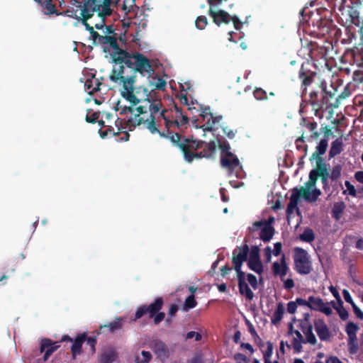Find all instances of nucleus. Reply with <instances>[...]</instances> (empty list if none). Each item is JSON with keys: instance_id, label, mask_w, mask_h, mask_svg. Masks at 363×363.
I'll list each match as a JSON object with an SVG mask.
<instances>
[{"instance_id": "obj_24", "label": "nucleus", "mask_w": 363, "mask_h": 363, "mask_svg": "<svg viewBox=\"0 0 363 363\" xmlns=\"http://www.w3.org/2000/svg\"><path fill=\"white\" fill-rule=\"evenodd\" d=\"M101 84L102 83L100 82L98 79L92 77L91 79H87L86 80L84 83L85 90L87 91L89 94H93L94 93L100 91V86Z\"/></svg>"}, {"instance_id": "obj_61", "label": "nucleus", "mask_w": 363, "mask_h": 363, "mask_svg": "<svg viewBox=\"0 0 363 363\" xmlns=\"http://www.w3.org/2000/svg\"><path fill=\"white\" fill-rule=\"evenodd\" d=\"M99 118V113H94L91 116H86V121L89 123H95Z\"/></svg>"}, {"instance_id": "obj_40", "label": "nucleus", "mask_w": 363, "mask_h": 363, "mask_svg": "<svg viewBox=\"0 0 363 363\" xmlns=\"http://www.w3.org/2000/svg\"><path fill=\"white\" fill-rule=\"evenodd\" d=\"M249 258H247V260H256V259H260V249L258 245H252L249 249Z\"/></svg>"}, {"instance_id": "obj_7", "label": "nucleus", "mask_w": 363, "mask_h": 363, "mask_svg": "<svg viewBox=\"0 0 363 363\" xmlns=\"http://www.w3.org/2000/svg\"><path fill=\"white\" fill-rule=\"evenodd\" d=\"M332 90H327L325 82H321L319 85L320 91H313L309 94V101L312 106L313 110L316 113L323 110H327L328 108L333 107L331 99L335 97L336 89L331 86Z\"/></svg>"}, {"instance_id": "obj_38", "label": "nucleus", "mask_w": 363, "mask_h": 363, "mask_svg": "<svg viewBox=\"0 0 363 363\" xmlns=\"http://www.w3.org/2000/svg\"><path fill=\"white\" fill-rule=\"evenodd\" d=\"M310 315L309 313H304L303 314V318L300 320L299 323V327L301 330V331L304 333L305 332L308 331V329L309 328H313V325L309 321Z\"/></svg>"}, {"instance_id": "obj_6", "label": "nucleus", "mask_w": 363, "mask_h": 363, "mask_svg": "<svg viewBox=\"0 0 363 363\" xmlns=\"http://www.w3.org/2000/svg\"><path fill=\"white\" fill-rule=\"evenodd\" d=\"M199 113L203 121L206 122L201 126L204 132H212L215 139L216 147H219L220 150V164L223 167H227V141L223 135L225 134V129L220 125L222 116L214 117L211 112L210 107H201Z\"/></svg>"}, {"instance_id": "obj_54", "label": "nucleus", "mask_w": 363, "mask_h": 363, "mask_svg": "<svg viewBox=\"0 0 363 363\" xmlns=\"http://www.w3.org/2000/svg\"><path fill=\"white\" fill-rule=\"evenodd\" d=\"M86 344L89 345L91 351L92 353L95 352V346L96 344V337H87L86 336Z\"/></svg>"}, {"instance_id": "obj_23", "label": "nucleus", "mask_w": 363, "mask_h": 363, "mask_svg": "<svg viewBox=\"0 0 363 363\" xmlns=\"http://www.w3.org/2000/svg\"><path fill=\"white\" fill-rule=\"evenodd\" d=\"M343 151V142L342 137L337 138L331 143L329 151V158H333Z\"/></svg>"}, {"instance_id": "obj_25", "label": "nucleus", "mask_w": 363, "mask_h": 363, "mask_svg": "<svg viewBox=\"0 0 363 363\" xmlns=\"http://www.w3.org/2000/svg\"><path fill=\"white\" fill-rule=\"evenodd\" d=\"M328 146V139L326 138L321 139L318 145L316 146L315 152L309 158V160L312 162L314 160V158L318 157H322V155L325 153Z\"/></svg>"}, {"instance_id": "obj_62", "label": "nucleus", "mask_w": 363, "mask_h": 363, "mask_svg": "<svg viewBox=\"0 0 363 363\" xmlns=\"http://www.w3.org/2000/svg\"><path fill=\"white\" fill-rule=\"evenodd\" d=\"M352 309H353V311H354V313L355 314V315L360 320H363V311H361V309L356 305H353L352 306Z\"/></svg>"}, {"instance_id": "obj_10", "label": "nucleus", "mask_w": 363, "mask_h": 363, "mask_svg": "<svg viewBox=\"0 0 363 363\" xmlns=\"http://www.w3.org/2000/svg\"><path fill=\"white\" fill-rule=\"evenodd\" d=\"M112 0H95L94 6L98 7L97 17L99 22H92L96 26V29L101 30L105 26L106 18L112 14L113 10L111 8Z\"/></svg>"}, {"instance_id": "obj_43", "label": "nucleus", "mask_w": 363, "mask_h": 363, "mask_svg": "<svg viewBox=\"0 0 363 363\" xmlns=\"http://www.w3.org/2000/svg\"><path fill=\"white\" fill-rule=\"evenodd\" d=\"M247 324L248 325L249 333L251 334L252 337L255 339V341L259 340V346H263L264 344V342H262V340H261V338L258 335V334H257L255 327L253 326V325L250 321H247Z\"/></svg>"}, {"instance_id": "obj_22", "label": "nucleus", "mask_w": 363, "mask_h": 363, "mask_svg": "<svg viewBox=\"0 0 363 363\" xmlns=\"http://www.w3.org/2000/svg\"><path fill=\"white\" fill-rule=\"evenodd\" d=\"M288 266L286 263L285 256L283 255L281 259V264L275 262L272 264V270L275 275H279L281 278L285 277L287 274Z\"/></svg>"}, {"instance_id": "obj_8", "label": "nucleus", "mask_w": 363, "mask_h": 363, "mask_svg": "<svg viewBox=\"0 0 363 363\" xmlns=\"http://www.w3.org/2000/svg\"><path fill=\"white\" fill-rule=\"evenodd\" d=\"M163 305L164 300L162 297L156 298L154 302L149 305H141L138 307L135 313V317L133 320L136 321L143 316L147 315L149 318H153V323L155 325H158L165 318V313L160 311Z\"/></svg>"}, {"instance_id": "obj_64", "label": "nucleus", "mask_w": 363, "mask_h": 363, "mask_svg": "<svg viewBox=\"0 0 363 363\" xmlns=\"http://www.w3.org/2000/svg\"><path fill=\"white\" fill-rule=\"evenodd\" d=\"M297 206H298L297 204L289 201V203L287 205V208H286L287 214L289 215V214L292 213L295 209L298 210Z\"/></svg>"}, {"instance_id": "obj_11", "label": "nucleus", "mask_w": 363, "mask_h": 363, "mask_svg": "<svg viewBox=\"0 0 363 363\" xmlns=\"http://www.w3.org/2000/svg\"><path fill=\"white\" fill-rule=\"evenodd\" d=\"M223 0H207L209 5L208 14L213 18V21L217 26L221 23H227V12L219 9V6L223 3Z\"/></svg>"}, {"instance_id": "obj_39", "label": "nucleus", "mask_w": 363, "mask_h": 363, "mask_svg": "<svg viewBox=\"0 0 363 363\" xmlns=\"http://www.w3.org/2000/svg\"><path fill=\"white\" fill-rule=\"evenodd\" d=\"M141 355L143 359H140L139 356L135 357V363H149L152 359V354L148 351L143 350Z\"/></svg>"}, {"instance_id": "obj_36", "label": "nucleus", "mask_w": 363, "mask_h": 363, "mask_svg": "<svg viewBox=\"0 0 363 363\" xmlns=\"http://www.w3.org/2000/svg\"><path fill=\"white\" fill-rule=\"evenodd\" d=\"M351 94V91L348 86H345L343 89V91L338 95V96L335 99V103H333V106L334 108L338 107L339 104H340L341 101L343 99H347L349 97Z\"/></svg>"}, {"instance_id": "obj_53", "label": "nucleus", "mask_w": 363, "mask_h": 363, "mask_svg": "<svg viewBox=\"0 0 363 363\" xmlns=\"http://www.w3.org/2000/svg\"><path fill=\"white\" fill-rule=\"evenodd\" d=\"M318 177L320 178L321 179V182H322V184H323V188L324 189H326L328 187V179L330 178L329 177V172L328 173H323V174H318Z\"/></svg>"}, {"instance_id": "obj_46", "label": "nucleus", "mask_w": 363, "mask_h": 363, "mask_svg": "<svg viewBox=\"0 0 363 363\" xmlns=\"http://www.w3.org/2000/svg\"><path fill=\"white\" fill-rule=\"evenodd\" d=\"M208 24L207 18L205 16H199L197 17L195 25L198 29L203 30Z\"/></svg>"}, {"instance_id": "obj_55", "label": "nucleus", "mask_w": 363, "mask_h": 363, "mask_svg": "<svg viewBox=\"0 0 363 363\" xmlns=\"http://www.w3.org/2000/svg\"><path fill=\"white\" fill-rule=\"evenodd\" d=\"M201 335L199 333L195 331L188 332L186 335V339L187 340L195 338L196 341H199L201 340Z\"/></svg>"}, {"instance_id": "obj_35", "label": "nucleus", "mask_w": 363, "mask_h": 363, "mask_svg": "<svg viewBox=\"0 0 363 363\" xmlns=\"http://www.w3.org/2000/svg\"><path fill=\"white\" fill-rule=\"evenodd\" d=\"M351 21L353 24L360 27L361 31L363 33V18L359 16V11L354 10L350 13Z\"/></svg>"}, {"instance_id": "obj_60", "label": "nucleus", "mask_w": 363, "mask_h": 363, "mask_svg": "<svg viewBox=\"0 0 363 363\" xmlns=\"http://www.w3.org/2000/svg\"><path fill=\"white\" fill-rule=\"evenodd\" d=\"M342 294L346 302L350 303L352 306L355 304V303L352 300V298L350 292L347 290H343Z\"/></svg>"}, {"instance_id": "obj_63", "label": "nucleus", "mask_w": 363, "mask_h": 363, "mask_svg": "<svg viewBox=\"0 0 363 363\" xmlns=\"http://www.w3.org/2000/svg\"><path fill=\"white\" fill-rule=\"evenodd\" d=\"M274 250H273L274 255L279 256L282 250L281 242H277L274 243Z\"/></svg>"}, {"instance_id": "obj_4", "label": "nucleus", "mask_w": 363, "mask_h": 363, "mask_svg": "<svg viewBox=\"0 0 363 363\" xmlns=\"http://www.w3.org/2000/svg\"><path fill=\"white\" fill-rule=\"evenodd\" d=\"M249 254V246L247 241L240 246H237L232 253V263L234 269L236 272L238 285L240 294L245 296L246 300L251 301L254 298V293L249 287L247 281L255 290L258 289V282L257 277L251 274H246L242 270L243 262H247Z\"/></svg>"}, {"instance_id": "obj_30", "label": "nucleus", "mask_w": 363, "mask_h": 363, "mask_svg": "<svg viewBox=\"0 0 363 363\" xmlns=\"http://www.w3.org/2000/svg\"><path fill=\"white\" fill-rule=\"evenodd\" d=\"M247 267L259 275H262L264 272V266L261 259L247 260Z\"/></svg>"}, {"instance_id": "obj_18", "label": "nucleus", "mask_w": 363, "mask_h": 363, "mask_svg": "<svg viewBox=\"0 0 363 363\" xmlns=\"http://www.w3.org/2000/svg\"><path fill=\"white\" fill-rule=\"evenodd\" d=\"M315 332L321 341H328L330 338V332L325 321L317 319L314 321Z\"/></svg>"}, {"instance_id": "obj_19", "label": "nucleus", "mask_w": 363, "mask_h": 363, "mask_svg": "<svg viewBox=\"0 0 363 363\" xmlns=\"http://www.w3.org/2000/svg\"><path fill=\"white\" fill-rule=\"evenodd\" d=\"M320 195V190L315 188V186L314 187H309L306 184V187H302V197L306 201L315 202Z\"/></svg>"}, {"instance_id": "obj_59", "label": "nucleus", "mask_w": 363, "mask_h": 363, "mask_svg": "<svg viewBox=\"0 0 363 363\" xmlns=\"http://www.w3.org/2000/svg\"><path fill=\"white\" fill-rule=\"evenodd\" d=\"M297 305L295 301H289L287 304V311L290 314H294L296 311Z\"/></svg>"}, {"instance_id": "obj_2", "label": "nucleus", "mask_w": 363, "mask_h": 363, "mask_svg": "<svg viewBox=\"0 0 363 363\" xmlns=\"http://www.w3.org/2000/svg\"><path fill=\"white\" fill-rule=\"evenodd\" d=\"M167 109L160 111V116L164 121L166 132L160 133L162 138L169 139L171 143L179 150L184 155V157L188 162H191L195 158L210 157L216 151L215 141L206 143L202 140H198L193 136L187 138L182 135L180 133L176 132V128L179 129L180 132H184L189 125V118L182 114L176 116L175 119H170L166 113Z\"/></svg>"}, {"instance_id": "obj_3", "label": "nucleus", "mask_w": 363, "mask_h": 363, "mask_svg": "<svg viewBox=\"0 0 363 363\" xmlns=\"http://www.w3.org/2000/svg\"><path fill=\"white\" fill-rule=\"evenodd\" d=\"M135 88L133 87V91ZM134 95L140 101H143L144 105H140L136 108L133 106L125 107L121 112V114L125 113L127 111L133 114L135 111L137 113L134 116L130 118L128 121V125L130 128L136 127L137 125H143L152 134L162 133L157 126L156 118L155 115L157 113L162 106L160 99H153L152 95L150 90L144 86H139L136 88L135 94Z\"/></svg>"}, {"instance_id": "obj_47", "label": "nucleus", "mask_w": 363, "mask_h": 363, "mask_svg": "<svg viewBox=\"0 0 363 363\" xmlns=\"http://www.w3.org/2000/svg\"><path fill=\"white\" fill-rule=\"evenodd\" d=\"M302 197V187L300 189H295L290 196V201L298 205L299 198Z\"/></svg>"}, {"instance_id": "obj_51", "label": "nucleus", "mask_w": 363, "mask_h": 363, "mask_svg": "<svg viewBox=\"0 0 363 363\" xmlns=\"http://www.w3.org/2000/svg\"><path fill=\"white\" fill-rule=\"evenodd\" d=\"M228 23L230 21H232L233 23L234 27L237 30H240L242 23L240 21V19L236 16H230V14L228 15Z\"/></svg>"}, {"instance_id": "obj_58", "label": "nucleus", "mask_w": 363, "mask_h": 363, "mask_svg": "<svg viewBox=\"0 0 363 363\" xmlns=\"http://www.w3.org/2000/svg\"><path fill=\"white\" fill-rule=\"evenodd\" d=\"M337 313L342 320H346L349 318V313L345 308H340L339 310H337Z\"/></svg>"}, {"instance_id": "obj_13", "label": "nucleus", "mask_w": 363, "mask_h": 363, "mask_svg": "<svg viewBox=\"0 0 363 363\" xmlns=\"http://www.w3.org/2000/svg\"><path fill=\"white\" fill-rule=\"evenodd\" d=\"M359 328L357 324L353 322L347 323L345 332L348 336L347 347L348 352L351 354H355L358 352V341L357 337V333Z\"/></svg>"}, {"instance_id": "obj_44", "label": "nucleus", "mask_w": 363, "mask_h": 363, "mask_svg": "<svg viewBox=\"0 0 363 363\" xmlns=\"http://www.w3.org/2000/svg\"><path fill=\"white\" fill-rule=\"evenodd\" d=\"M304 334L306 335L305 342L310 343L313 345L316 344L317 340L315 335L313 333V328H309L308 329V331L305 332Z\"/></svg>"}, {"instance_id": "obj_37", "label": "nucleus", "mask_w": 363, "mask_h": 363, "mask_svg": "<svg viewBox=\"0 0 363 363\" xmlns=\"http://www.w3.org/2000/svg\"><path fill=\"white\" fill-rule=\"evenodd\" d=\"M305 126L311 132V138L313 139H317L320 133L316 130L318 124L315 121H308L306 123V120H304Z\"/></svg>"}, {"instance_id": "obj_5", "label": "nucleus", "mask_w": 363, "mask_h": 363, "mask_svg": "<svg viewBox=\"0 0 363 363\" xmlns=\"http://www.w3.org/2000/svg\"><path fill=\"white\" fill-rule=\"evenodd\" d=\"M40 6H41L45 11H43L45 15L56 14L57 16L65 15L68 17L74 18L84 23V19L86 18V21L92 18L94 13H97L96 9L94 6L95 0H83V2L71 0L69 4L65 11L58 13L55 8V5L52 3V0H34Z\"/></svg>"}, {"instance_id": "obj_27", "label": "nucleus", "mask_w": 363, "mask_h": 363, "mask_svg": "<svg viewBox=\"0 0 363 363\" xmlns=\"http://www.w3.org/2000/svg\"><path fill=\"white\" fill-rule=\"evenodd\" d=\"M123 320V318H116L113 321L109 323L108 324L101 325L100 329L108 328V332L113 333L122 328Z\"/></svg>"}, {"instance_id": "obj_26", "label": "nucleus", "mask_w": 363, "mask_h": 363, "mask_svg": "<svg viewBox=\"0 0 363 363\" xmlns=\"http://www.w3.org/2000/svg\"><path fill=\"white\" fill-rule=\"evenodd\" d=\"M167 82L162 77L155 76L152 77V79L149 81V86L150 87V91H152L155 89L164 91L166 88Z\"/></svg>"}, {"instance_id": "obj_45", "label": "nucleus", "mask_w": 363, "mask_h": 363, "mask_svg": "<svg viewBox=\"0 0 363 363\" xmlns=\"http://www.w3.org/2000/svg\"><path fill=\"white\" fill-rule=\"evenodd\" d=\"M273 344L270 341L267 342V350L264 352V363L269 362L270 358L273 353Z\"/></svg>"}, {"instance_id": "obj_28", "label": "nucleus", "mask_w": 363, "mask_h": 363, "mask_svg": "<svg viewBox=\"0 0 363 363\" xmlns=\"http://www.w3.org/2000/svg\"><path fill=\"white\" fill-rule=\"evenodd\" d=\"M345 208L346 205L343 201L335 203L331 211L332 217L336 220H339L342 218Z\"/></svg>"}, {"instance_id": "obj_48", "label": "nucleus", "mask_w": 363, "mask_h": 363, "mask_svg": "<svg viewBox=\"0 0 363 363\" xmlns=\"http://www.w3.org/2000/svg\"><path fill=\"white\" fill-rule=\"evenodd\" d=\"M253 95L257 100H265L267 99V92L261 88H256L253 91Z\"/></svg>"}, {"instance_id": "obj_31", "label": "nucleus", "mask_w": 363, "mask_h": 363, "mask_svg": "<svg viewBox=\"0 0 363 363\" xmlns=\"http://www.w3.org/2000/svg\"><path fill=\"white\" fill-rule=\"evenodd\" d=\"M284 313V307L281 303H278L276 311H274L272 317V323L277 325L279 323L282 318Z\"/></svg>"}, {"instance_id": "obj_14", "label": "nucleus", "mask_w": 363, "mask_h": 363, "mask_svg": "<svg viewBox=\"0 0 363 363\" xmlns=\"http://www.w3.org/2000/svg\"><path fill=\"white\" fill-rule=\"evenodd\" d=\"M316 162L315 167L311 169L309 172V179L306 183L309 187H314L318 178V174L323 173H328V164L325 162L323 157H318L314 158Z\"/></svg>"}, {"instance_id": "obj_12", "label": "nucleus", "mask_w": 363, "mask_h": 363, "mask_svg": "<svg viewBox=\"0 0 363 363\" xmlns=\"http://www.w3.org/2000/svg\"><path fill=\"white\" fill-rule=\"evenodd\" d=\"M313 67L310 62H304L298 72V78L301 82V88L303 89V91H306L307 87L313 82L317 76V72L312 69Z\"/></svg>"}, {"instance_id": "obj_1", "label": "nucleus", "mask_w": 363, "mask_h": 363, "mask_svg": "<svg viewBox=\"0 0 363 363\" xmlns=\"http://www.w3.org/2000/svg\"><path fill=\"white\" fill-rule=\"evenodd\" d=\"M99 44L108 45L112 48L110 54L113 64L109 79L116 84H122L123 91L121 95L124 99L135 106L139 100L133 94L136 74L150 77L154 74L150 60L138 52H130L119 47L116 34L102 35Z\"/></svg>"}, {"instance_id": "obj_20", "label": "nucleus", "mask_w": 363, "mask_h": 363, "mask_svg": "<svg viewBox=\"0 0 363 363\" xmlns=\"http://www.w3.org/2000/svg\"><path fill=\"white\" fill-rule=\"evenodd\" d=\"M86 340V335L84 333L77 335V337L72 342L73 343L71 346V352L73 359H75L77 355L81 354L82 345Z\"/></svg>"}, {"instance_id": "obj_15", "label": "nucleus", "mask_w": 363, "mask_h": 363, "mask_svg": "<svg viewBox=\"0 0 363 363\" xmlns=\"http://www.w3.org/2000/svg\"><path fill=\"white\" fill-rule=\"evenodd\" d=\"M242 167L238 157L230 152V147L228 145V177L235 175L239 178L242 177Z\"/></svg>"}, {"instance_id": "obj_41", "label": "nucleus", "mask_w": 363, "mask_h": 363, "mask_svg": "<svg viewBox=\"0 0 363 363\" xmlns=\"http://www.w3.org/2000/svg\"><path fill=\"white\" fill-rule=\"evenodd\" d=\"M196 305H197V302L195 299L194 294H191L186 298V300L184 301V309L185 311H189V309H191V308H194V307H196Z\"/></svg>"}, {"instance_id": "obj_52", "label": "nucleus", "mask_w": 363, "mask_h": 363, "mask_svg": "<svg viewBox=\"0 0 363 363\" xmlns=\"http://www.w3.org/2000/svg\"><path fill=\"white\" fill-rule=\"evenodd\" d=\"M267 220H261L258 221H255L252 223V226L249 227L248 230L250 232L257 231L258 229H261L262 226L264 225Z\"/></svg>"}, {"instance_id": "obj_33", "label": "nucleus", "mask_w": 363, "mask_h": 363, "mask_svg": "<svg viewBox=\"0 0 363 363\" xmlns=\"http://www.w3.org/2000/svg\"><path fill=\"white\" fill-rule=\"evenodd\" d=\"M116 353L113 350L104 352L100 358L99 363H111L113 362L116 358Z\"/></svg>"}, {"instance_id": "obj_17", "label": "nucleus", "mask_w": 363, "mask_h": 363, "mask_svg": "<svg viewBox=\"0 0 363 363\" xmlns=\"http://www.w3.org/2000/svg\"><path fill=\"white\" fill-rule=\"evenodd\" d=\"M60 345L57 342H52L51 340L45 338L41 341L40 351L41 353L45 352L43 356L44 362H46L50 355L55 352Z\"/></svg>"}, {"instance_id": "obj_34", "label": "nucleus", "mask_w": 363, "mask_h": 363, "mask_svg": "<svg viewBox=\"0 0 363 363\" xmlns=\"http://www.w3.org/2000/svg\"><path fill=\"white\" fill-rule=\"evenodd\" d=\"M323 306V301L320 298L315 297L313 296H309L308 308L318 311Z\"/></svg>"}, {"instance_id": "obj_32", "label": "nucleus", "mask_w": 363, "mask_h": 363, "mask_svg": "<svg viewBox=\"0 0 363 363\" xmlns=\"http://www.w3.org/2000/svg\"><path fill=\"white\" fill-rule=\"evenodd\" d=\"M300 240L306 242H311L315 240V233L310 228H306L303 233L299 235Z\"/></svg>"}, {"instance_id": "obj_49", "label": "nucleus", "mask_w": 363, "mask_h": 363, "mask_svg": "<svg viewBox=\"0 0 363 363\" xmlns=\"http://www.w3.org/2000/svg\"><path fill=\"white\" fill-rule=\"evenodd\" d=\"M345 185L347 188V190H344L342 194H346L347 191H348V194L350 196H352L353 197H356L357 196V191H356L354 185H352L349 181H345Z\"/></svg>"}, {"instance_id": "obj_29", "label": "nucleus", "mask_w": 363, "mask_h": 363, "mask_svg": "<svg viewBox=\"0 0 363 363\" xmlns=\"http://www.w3.org/2000/svg\"><path fill=\"white\" fill-rule=\"evenodd\" d=\"M82 24L85 26L86 30L89 32L94 43L99 44L101 41V37H102V35L94 30V28H96L94 24L92 23V26H91L90 23H88V21H86V18L84 19V23Z\"/></svg>"}, {"instance_id": "obj_16", "label": "nucleus", "mask_w": 363, "mask_h": 363, "mask_svg": "<svg viewBox=\"0 0 363 363\" xmlns=\"http://www.w3.org/2000/svg\"><path fill=\"white\" fill-rule=\"evenodd\" d=\"M157 357L161 361H165L169 357V350L167 345L161 340L156 339L149 344Z\"/></svg>"}, {"instance_id": "obj_56", "label": "nucleus", "mask_w": 363, "mask_h": 363, "mask_svg": "<svg viewBox=\"0 0 363 363\" xmlns=\"http://www.w3.org/2000/svg\"><path fill=\"white\" fill-rule=\"evenodd\" d=\"M234 357L237 363H248L249 362L247 357L242 353L235 354Z\"/></svg>"}, {"instance_id": "obj_57", "label": "nucleus", "mask_w": 363, "mask_h": 363, "mask_svg": "<svg viewBox=\"0 0 363 363\" xmlns=\"http://www.w3.org/2000/svg\"><path fill=\"white\" fill-rule=\"evenodd\" d=\"M318 311L323 313L326 315H330L333 313V310L330 307L329 303H325L324 302H323V306L320 307V309H319Z\"/></svg>"}, {"instance_id": "obj_42", "label": "nucleus", "mask_w": 363, "mask_h": 363, "mask_svg": "<svg viewBox=\"0 0 363 363\" xmlns=\"http://www.w3.org/2000/svg\"><path fill=\"white\" fill-rule=\"evenodd\" d=\"M342 169V165H340V164L335 165L332 169L331 173L330 174L329 173L330 178L333 181L337 180L341 176Z\"/></svg>"}, {"instance_id": "obj_9", "label": "nucleus", "mask_w": 363, "mask_h": 363, "mask_svg": "<svg viewBox=\"0 0 363 363\" xmlns=\"http://www.w3.org/2000/svg\"><path fill=\"white\" fill-rule=\"evenodd\" d=\"M293 259L294 262V270L300 275H308L313 270V264L311 255L303 248L296 247L294 248Z\"/></svg>"}, {"instance_id": "obj_21", "label": "nucleus", "mask_w": 363, "mask_h": 363, "mask_svg": "<svg viewBox=\"0 0 363 363\" xmlns=\"http://www.w3.org/2000/svg\"><path fill=\"white\" fill-rule=\"evenodd\" d=\"M274 234V228L269 222L266 221L262 226L259 233V238L264 242H268L273 238Z\"/></svg>"}, {"instance_id": "obj_50", "label": "nucleus", "mask_w": 363, "mask_h": 363, "mask_svg": "<svg viewBox=\"0 0 363 363\" xmlns=\"http://www.w3.org/2000/svg\"><path fill=\"white\" fill-rule=\"evenodd\" d=\"M305 343V340H298L294 338L292 341V346L295 353H300L302 351V343Z\"/></svg>"}]
</instances>
